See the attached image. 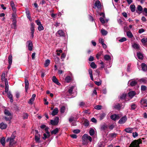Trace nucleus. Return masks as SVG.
<instances>
[{
    "label": "nucleus",
    "mask_w": 147,
    "mask_h": 147,
    "mask_svg": "<svg viewBox=\"0 0 147 147\" xmlns=\"http://www.w3.org/2000/svg\"><path fill=\"white\" fill-rule=\"evenodd\" d=\"M94 82L95 84L98 86H100L101 84L102 81H101L99 82L94 81Z\"/></svg>",
    "instance_id": "e2e57ef3"
},
{
    "label": "nucleus",
    "mask_w": 147,
    "mask_h": 147,
    "mask_svg": "<svg viewBox=\"0 0 147 147\" xmlns=\"http://www.w3.org/2000/svg\"><path fill=\"white\" fill-rule=\"evenodd\" d=\"M143 13L145 16H147V8H144V10L143 11Z\"/></svg>",
    "instance_id": "6e6d98bb"
},
{
    "label": "nucleus",
    "mask_w": 147,
    "mask_h": 147,
    "mask_svg": "<svg viewBox=\"0 0 147 147\" xmlns=\"http://www.w3.org/2000/svg\"><path fill=\"white\" fill-rule=\"evenodd\" d=\"M25 89L26 92H27L29 83L28 80L26 79H25Z\"/></svg>",
    "instance_id": "f8f14e48"
},
{
    "label": "nucleus",
    "mask_w": 147,
    "mask_h": 147,
    "mask_svg": "<svg viewBox=\"0 0 147 147\" xmlns=\"http://www.w3.org/2000/svg\"><path fill=\"white\" fill-rule=\"evenodd\" d=\"M38 29L39 31H41L44 30V28L43 27V26L42 25V24H41L40 25L38 26Z\"/></svg>",
    "instance_id": "3c124183"
},
{
    "label": "nucleus",
    "mask_w": 147,
    "mask_h": 147,
    "mask_svg": "<svg viewBox=\"0 0 147 147\" xmlns=\"http://www.w3.org/2000/svg\"><path fill=\"white\" fill-rule=\"evenodd\" d=\"M130 8L132 12H134L136 10V7L134 5H131L130 6Z\"/></svg>",
    "instance_id": "cd10ccee"
},
{
    "label": "nucleus",
    "mask_w": 147,
    "mask_h": 147,
    "mask_svg": "<svg viewBox=\"0 0 147 147\" xmlns=\"http://www.w3.org/2000/svg\"><path fill=\"white\" fill-rule=\"evenodd\" d=\"M5 74L4 72L2 73L1 76V80L2 81H6V79L5 78Z\"/></svg>",
    "instance_id": "a878e982"
},
{
    "label": "nucleus",
    "mask_w": 147,
    "mask_h": 147,
    "mask_svg": "<svg viewBox=\"0 0 147 147\" xmlns=\"http://www.w3.org/2000/svg\"><path fill=\"white\" fill-rule=\"evenodd\" d=\"M103 144V142H99L98 144L97 147H104Z\"/></svg>",
    "instance_id": "13d9d810"
},
{
    "label": "nucleus",
    "mask_w": 147,
    "mask_h": 147,
    "mask_svg": "<svg viewBox=\"0 0 147 147\" xmlns=\"http://www.w3.org/2000/svg\"><path fill=\"white\" fill-rule=\"evenodd\" d=\"M36 95L35 94H32L31 98L30 99L29 101H28V103L29 104L32 105L33 104V101L34 100Z\"/></svg>",
    "instance_id": "ddd939ff"
},
{
    "label": "nucleus",
    "mask_w": 147,
    "mask_h": 147,
    "mask_svg": "<svg viewBox=\"0 0 147 147\" xmlns=\"http://www.w3.org/2000/svg\"><path fill=\"white\" fill-rule=\"evenodd\" d=\"M40 135H36L35 136V140L36 142H40Z\"/></svg>",
    "instance_id": "393cba45"
},
{
    "label": "nucleus",
    "mask_w": 147,
    "mask_h": 147,
    "mask_svg": "<svg viewBox=\"0 0 147 147\" xmlns=\"http://www.w3.org/2000/svg\"><path fill=\"white\" fill-rule=\"evenodd\" d=\"M101 108L102 106L100 105H97L94 107V108L97 110H100L101 109Z\"/></svg>",
    "instance_id": "052dcab7"
},
{
    "label": "nucleus",
    "mask_w": 147,
    "mask_h": 147,
    "mask_svg": "<svg viewBox=\"0 0 147 147\" xmlns=\"http://www.w3.org/2000/svg\"><path fill=\"white\" fill-rule=\"evenodd\" d=\"M126 38L125 37H122L119 40V41L120 42H122L126 41Z\"/></svg>",
    "instance_id": "680f3d73"
},
{
    "label": "nucleus",
    "mask_w": 147,
    "mask_h": 147,
    "mask_svg": "<svg viewBox=\"0 0 147 147\" xmlns=\"http://www.w3.org/2000/svg\"><path fill=\"white\" fill-rule=\"evenodd\" d=\"M84 125L85 126H88L89 125V121L87 119H85L84 121Z\"/></svg>",
    "instance_id": "a19ab883"
},
{
    "label": "nucleus",
    "mask_w": 147,
    "mask_h": 147,
    "mask_svg": "<svg viewBox=\"0 0 147 147\" xmlns=\"http://www.w3.org/2000/svg\"><path fill=\"white\" fill-rule=\"evenodd\" d=\"M59 130L58 128H56L51 131V133L52 134H56L58 132Z\"/></svg>",
    "instance_id": "a18cd8bd"
},
{
    "label": "nucleus",
    "mask_w": 147,
    "mask_h": 147,
    "mask_svg": "<svg viewBox=\"0 0 147 147\" xmlns=\"http://www.w3.org/2000/svg\"><path fill=\"white\" fill-rule=\"evenodd\" d=\"M0 142L3 146H4L5 144V138L4 137H2L0 140Z\"/></svg>",
    "instance_id": "473e14b6"
},
{
    "label": "nucleus",
    "mask_w": 147,
    "mask_h": 147,
    "mask_svg": "<svg viewBox=\"0 0 147 147\" xmlns=\"http://www.w3.org/2000/svg\"><path fill=\"white\" fill-rule=\"evenodd\" d=\"M82 139L83 144L84 145L88 144L89 141L90 142H91L92 141V138L86 134L83 135Z\"/></svg>",
    "instance_id": "f257e3e1"
},
{
    "label": "nucleus",
    "mask_w": 147,
    "mask_h": 147,
    "mask_svg": "<svg viewBox=\"0 0 147 147\" xmlns=\"http://www.w3.org/2000/svg\"><path fill=\"white\" fill-rule=\"evenodd\" d=\"M128 83H130V85L131 86H134L136 85L137 83V82L136 80H133L131 81L129 80L128 82Z\"/></svg>",
    "instance_id": "f3484780"
},
{
    "label": "nucleus",
    "mask_w": 147,
    "mask_h": 147,
    "mask_svg": "<svg viewBox=\"0 0 147 147\" xmlns=\"http://www.w3.org/2000/svg\"><path fill=\"white\" fill-rule=\"evenodd\" d=\"M124 130L126 132L129 133H131L132 132L133 129L130 128H128L125 129Z\"/></svg>",
    "instance_id": "58836bf2"
},
{
    "label": "nucleus",
    "mask_w": 147,
    "mask_h": 147,
    "mask_svg": "<svg viewBox=\"0 0 147 147\" xmlns=\"http://www.w3.org/2000/svg\"><path fill=\"white\" fill-rule=\"evenodd\" d=\"M7 126V124H4L3 123H1L0 124V128L1 129H5Z\"/></svg>",
    "instance_id": "b1692460"
},
{
    "label": "nucleus",
    "mask_w": 147,
    "mask_h": 147,
    "mask_svg": "<svg viewBox=\"0 0 147 147\" xmlns=\"http://www.w3.org/2000/svg\"><path fill=\"white\" fill-rule=\"evenodd\" d=\"M140 143V141L135 140L131 143L129 147H139V144Z\"/></svg>",
    "instance_id": "f03ea898"
},
{
    "label": "nucleus",
    "mask_w": 147,
    "mask_h": 147,
    "mask_svg": "<svg viewBox=\"0 0 147 147\" xmlns=\"http://www.w3.org/2000/svg\"><path fill=\"white\" fill-rule=\"evenodd\" d=\"M59 118L58 117H55L53 120H51V125H57L59 123Z\"/></svg>",
    "instance_id": "7ed1b4c3"
},
{
    "label": "nucleus",
    "mask_w": 147,
    "mask_h": 147,
    "mask_svg": "<svg viewBox=\"0 0 147 147\" xmlns=\"http://www.w3.org/2000/svg\"><path fill=\"white\" fill-rule=\"evenodd\" d=\"M136 107L137 106L135 104H133L131 106V109L132 110H134Z\"/></svg>",
    "instance_id": "69168bd1"
},
{
    "label": "nucleus",
    "mask_w": 147,
    "mask_h": 147,
    "mask_svg": "<svg viewBox=\"0 0 147 147\" xmlns=\"http://www.w3.org/2000/svg\"><path fill=\"white\" fill-rule=\"evenodd\" d=\"M141 67L142 70L144 72L147 71V65L144 63L141 64Z\"/></svg>",
    "instance_id": "9b49d317"
},
{
    "label": "nucleus",
    "mask_w": 147,
    "mask_h": 147,
    "mask_svg": "<svg viewBox=\"0 0 147 147\" xmlns=\"http://www.w3.org/2000/svg\"><path fill=\"white\" fill-rule=\"evenodd\" d=\"M74 87H75L74 86H72L68 89V93L70 94H73L72 91Z\"/></svg>",
    "instance_id": "c756f323"
},
{
    "label": "nucleus",
    "mask_w": 147,
    "mask_h": 147,
    "mask_svg": "<svg viewBox=\"0 0 147 147\" xmlns=\"http://www.w3.org/2000/svg\"><path fill=\"white\" fill-rule=\"evenodd\" d=\"M89 74H90V78L91 79V80H92V81H93L94 80V79H93V76H92V70L91 69H90L89 70Z\"/></svg>",
    "instance_id": "f704fd0d"
},
{
    "label": "nucleus",
    "mask_w": 147,
    "mask_h": 147,
    "mask_svg": "<svg viewBox=\"0 0 147 147\" xmlns=\"http://www.w3.org/2000/svg\"><path fill=\"white\" fill-rule=\"evenodd\" d=\"M140 82L143 84L147 83V78H144L141 79L140 80Z\"/></svg>",
    "instance_id": "72a5a7b5"
},
{
    "label": "nucleus",
    "mask_w": 147,
    "mask_h": 147,
    "mask_svg": "<svg viewBox=\"0 0 147 147\" xmlns=\"http://www.w3.org/2000/svg\"><path fill=\"white\" fill-rule=\"evenodd\" d=\"M9 141V144L10 146H12L15 143L14 139L10 138H7L6 140L7 142Z\"/></svg>",
    "instance_id": "dca6fc26"
},
{
    "label": "nucleus",
    "mask_w": 147,
    "mask_h": 147,
    "mask_svg": "<svg viewBox=\"0 0 147 147\" xmlns=\"http://www.w3.org/2000/svg\"><path fill=\"white\" fill-rule=\"evenodd\" d=\"M53 82L58 85H60V83L58 81L55 76H53L52 78Z\"/></svg>",
    "instance_id": "4468645a"
},
{
    "label": "nucleus",
    "mask_w": 147,
    "mask_h": 147,
    "mask_svg": "<svg viewBox=\"0 0 147 147\" xmlns=\"http://www.w3.org/2000/svg\"><path fill=\"white\" fill-rule=\"evenodd\" d=\"M127 120V118L126 116H124L120 119L119 121V123L120 124H122L124 123Z\"/></svg>",
    "instance_id": "6e6552de"
},
{
    "label": "nucleus",
    "mask_w": 147,
    "mask_h": 147,
    "mask_svg": "<svg viewBox=\"0 0 147 147\" xmlns=\"http://www.w3.org/2000/svg\"><path fill=\"white\" fill-rule=\"evenodd\" d=\"M136 94V92L134 91H131L128 93V95L131 98H132Z\"/></svg>",
    "instance_id": "2eb2a0df"
},
{
    "label": "nucleus",
    "mask_w": 147,
    "mask_h": 147,
    "mask_svg": "<svg viewBox=\"0 0 147 147\" xmlns=\"http://www.w3.org/2000/svg\"><path fill=\"white\" fill-rule=\"evenodd\" d=\"M26 46L28 48V50L31 51L32 50L33 44L30 40L26 42Z\"/></svg>",
    "instance_id": "423d86ee"
},
{
    "label": "nucleus",
    "mask_w": 147,
    "mask_h": 147,
    "mask_svg": "<svg viewBox=\"0 0 147 147\" xmlns=\"http://www.w3.org/2000/svg\"><path fill=\"white\" fill-rule=\"evenodd\" d=\"M73 132L74 133L78 134L80 132V130L78 129H76L73 130Z\"/></svg>",
    "instance_id": "338daca9"
},
{
    "label": "nucleus",
    "mask_w": 147,
    "mask_h": 147,
    "mask_svg": "<svg viewBox=\"0 0 147 147\" xmlns=\"http://www.w3.org/2000/svg\"><path fill=\"white\" fill-rule=\"evenodd\" d=\"M16 20H13V23L11 25V28L14 29H16L17 28Z\"/></svg>",
    "instance_id": "a211bd4d"
},
{
    "label": "nucleus",
    "mask_w": 147,
    "mask_h": 147,
    "mask_svg": "<svg viewBox=\"0 0 147 147\" xmlns=\"http://www.w3.org/2000/svg\"><path fill=\"white\" fill-rule=\"evenodd\" d=\"M11 6L12 9L14 12H16V9L15 6V4L13 1H11L10 2Z\"/></svg>",
    "instance_id": "c85d7f7f"
},
{
    "label": "nucleus",
    "mask_w": 147,
    "mask_h": 147,
    "mask_svg": "<svg viewBox=\"0 0 147 147\" xmlns=\"http://www.w3.org/2000/svg\"><path fill=\"white\" fill-rule=\"evenodd\" d=\"M50 63V61L49 59H47L45 61V66L46 67H47L49 65Z\"/></svg>",
    "instance_id": "8fccbe9b"
},
{
    "label": "nucleus",
    "mask_w": 147,
    "mask_h": 147,
    "mask_svg": "<svg viewBox=\"0 0 147 147\" xmlns=\"http://www.w3.org/2000/svg\"><path fill=\"white\" fill-rule=\"evenodd\" d=\"M94 6L93 7V8L96 9V7L98 9H101V5L100 2L98 0H96L94 4Z\"/></svg>",
    "instance_id": "39448f33"
},
{
    "label": "nucleus",
    "mask_w": 147,
    "mask_h": 147,
    "mask_svg": "<svg viewBox=\"0 0 147 147\" xmlns=\"http://www.w3.org/2000/svg\"><path fill=\"white\" fill-rule=\"evenodd\" d=\"M100 32L103 35L105 36L107 34V31L103 29H101Z\"/></svg>",
    "instance_id": "c9c22d12"
},
{
    "label": "nucleus",
    "mask_w": 147,
    "mask_h": 147,
    "mask_svg": "<svg viewBox=\"0 0 147 147\" xmlns=\"http://www.w3.org/2000/svg\"><path fill=\"white\" fill-rule=\"evenodd\" d=\"M77 118L75 119L74 117V115H71L70 116L69 119V121L70 123H71L73 121H75V119H76Z\"/></svg>",
    "instance_id": "5701e85b"
},
{
    "label": "nucleus",
    "mask_w": 147,
    "mask_h": 147,
    "mask_svg": "<svg viewBox=\"0 0 147 147\" xmlns=\"http://www.w3.org/2000/svg\"><path fill=\"white\" fill-rule=\"evenodd\" d=\"M12 16V17H13V20H16V18L17 17V15H16V12L13 13Z\"/></svg>",
    "instance_id": "603ef678"
},
{
    "label": "nucleus",
    "mask_w": 147,
    "mask_h": 147,
    "mask_svg": "<svg viewBox=\"0 0 147 147\" xmlns=\"http://www.w3.org/2000/svg\"><path fill=\"white\" fill-rule=\"evenodd\" d=\"M104 40L102 38H100L99 39V42L101 44H103V43H104Z\"/></svg>",
    "instance_id": "774afa93"
},
{
    "label": "nucleus",
    "mask_w": 147,
    "mask_h": 147,
    "mask_svg": "<svg viewBox=\"0 0 147 147\" xmlns=\"http://www.w3.org/2000/svg\"><path fill=\"white\" fill-rule=\"evenodd\" d=\"M146 89V87L144 85H142L141 86V90L142 91H144Z\"/></svg>",
    "instance_id": "bf43d9fd"
},
{
    "label": "nucleus",
    "mask_w": 147,
    "mask_h": 147,
    "mask_svg": "<svg viewBox=\"0 0 147 147\" xmlns=\"http://www.w3.org/2000/svg\"><path fill=\"white\" fill-rule=\"evenodd\" d=\"M90 66L93 69H95L97 67L96 65L94 62H92L91 63Z\"/></svg>",
    "instance_id": "de8ad7c7"
},
{
    "label": "nucleus",
    "mask_w": 147,
    "mask_h": 147,
    "mask_svg": "<svg viewBox=\"0 0 147 147\" xmlns=\"http://www.w3.org/2000/svg\"><path fill=\"white\" fill-rule=\"evenodd\" d=\"M132 47L134 49H138L139 48V45L136 43H134L132 45Z\"/></svg>",
    "instance_id": "ea45409f"
},
{
    "label": "nucleus",
    "mask_w": 147,
    "mask_h": 147,
    "mask_svg": "<svg viewBox=\"0 0 147 147\" xmlns=\"http://www.w3.org/2000/svg\"><path fill=\"white\" fill-rule=\"evenodd\" d=\"M120 117L119 115L116 114L112 115L111 117V119L113 121H116L120 118Z\"/></svg>",
    "instance_id": "0eeeda50"
},
{
    "label": "nucleus",
    "mask_w": 147,
    "mask_h": 147,
    "mask_svg": "<svg viewBox=\"0 0 147 147\" xmlns=\"http://www.w3.org/2000/svg\"><path fill=\"white\" fill-rule=\"evenodd\" d=\"M12 116H5L4 117V119L6 121H9V123H11V120L12 119Z\"/></svg>",
    "instance_id": "4be33fe9"
},
{
    "label": "nucleus",
    "mask_w": 147,
    "mask_h": 147,
    "mask_svg": "<svg viewBox=\"0 0 147 147\" xmlns=\"http://www.w3.org/2000/svg\"><path fill=\"white\" fill-rule=\"evenodd\" d=\"M116 134L115 133H112L110 134V138L111 140H112L114 138H115Z\"/></svg>",
    "instance_id": "37998d69"
},
{
    "label": "nucleus",
    "mask_w": 147,
    "mask_h": 147,
    "mask_svg": "<svg viewBox=\"0 0 147 147\" xmlns=\"http://www.w3.org/2000/svg\"><path fill=\"white\" fill-rule=\"evenodd\" d=\"M34 26L35 25L34 23H32L31 24V27L30 30L31 32H34Z\"/></svg>",
    "instance_id": "7c9ffc66"
},
{
    "label": "nucleus",
    "mask_w": 147,
    "mask_h": 147,
    "mask_svg": "<svg viewBox=\"0 0 147 147\" xmlns=\"http://www.w3.org/2000/svg\"><path fill=\"white\" fill-rule=\"evenodd\" d=\"M137 56L138 58L141 60L143 59L144 57L143 54L140 52L137 53Z\"/></svg>",
    "instance_id": "412c9836"
},
{
    "label": "nucleus",
    "mask_w": 147,
    "mask_h": 147,
    "mask_svg": "<svg viewBox=\"0 0 147 147\" xmlns=\"http://www.w3.org/2000/svg\"><path fill=\"white\" fill-rule=\"evenodd\" d=\"M58 112V110L57 108H55L52 112L51 115L53 116L56 115Z\"/></svg>",
    "instance_id": "aec40b11"
},
{
    "label": "nucleus",
    "mask_w": 147,
    "mask_h": 147,
    "mask_svg": "<svg viewBox=\"0 0 147 147\" xmlns=\"http://www.w3.org/2000/svg\"><path fill=\"white\" fill-rule=\"evenodd\" d=\"M141 106L143 108L147 107V100L146 99H142L140 101Z\"/></svg>",
    "instance_id": "20e7f679"
},
{
    "label": "nucleus",
    "mask_w": 147,
    "mask_h": 147,
    "mask_svg": "<svg viewBox=\"0 0 147 147\" xmlns=\"http://www.w3.org/2000/svg\"><path fill=\"white\" fill-rule=\"evenodd\" d=\"M142 10L143 8L140 5H138L137 8L136 12L140 14L142 12Z\"/></svg>",
    "instance_id": "9d476101"
},
{
    "label": "nucleus",
    "mask_w": 147,
    "mask_h": 147,
    "mask_svg": "<svg viewBox=\"0 0 147 147\" xmlns=\"http://www.w3.org/2000/svg\"><path fill=\"white\" fill-rule=\"evenodd\" d=\"M111 58L108 55H105L104 56V58L106 60H109Z\"/></svg>",
    "instance_id": "864d4df0"
},
{
    "label": "nucleus",
    "mask_w": 147,
    "mask_h": 147,
    "mask_svg": "<svg viewBox=\"0 0 147 147\" xmlns=\"http://www.w3.org/2000/svg\"><path fill=\"white\" fill-rule=\"evenodd\" d=\"M94 133V131L93 128H91L89 131V133L91 136H93Z\"/></svg>",
    "instance_id": "c03bdc74"
},
{
    "label": "nucleus",
    "mask_w": 147,
    "mask_h": 147,
    "mask_svg": "<svg viewBox=\"0 0 147 147\" xmlns=\"http://www.w3.org/2000/svg\"><path fill=\"white\" fill-rule=\"evenodd\" d=\"M8 97L10 99V101L11 102H13V100L12 98V95L11 94V92H7V93Z\"/></svg>",
    "instance_id": "bb28decb"
},
{
    "label": "nucleus",
    "mask_w": 147,
    "mask_h": 147,
    "mask_svg": "<svg viewBox=\"0 0 147 147\" xmlns=\"http://www.w3.org/2000/svg\"><path fill=\"white\" fill-rule=\"evenodd\" d=\"M57 34L61 36H65V33L62 30H59L57 32Z\"/></svg>",
    "instance_id": "6ab92c4d"
},
{
    "label": "nucleus",
    "mask_w": 147,
    "mask_h": 147,
    "mask_svg": "<svg viewBox=\"0 0 147 147\" xmlns=\"http://www.w3.org/2000/svg\"><path fill=\"white\" fill-rule=\"evenodd\" d=\"M106 114L105 113H103L101 114L100 116V120H102L105 116Z\"/></svg>",
    "instance_id": "09e8293b"
},
{
    "label": "nucleus",
    "mask_w": 147,
    "mask_h": 147,
    "mask_svg": "<svg viewBox=\"0 0 147 147\" xmlns=\"http://www.w3.org/2000/svg\"><path fill=\"white\" fill-rule=\"evenodd\" d=\"M44 137H42L43 139L45 140L46 139L49 138L50 136V134L47 135V134H43Z\"/></svg>",
    "instance_id": "4d7b16f0"
},
{
    "label": "nucleus",
    "mask_w": 147,
    "mask_h": 147,
    "mask_svg": "<svg viewBox=\"0 0 147 147\" xmlns=\"http://www.w3.org/2000/svg\"><path fill=\"white\" fill-rule=\"evenodd\" d=\"M113 107L116 109H119L121 108V106L119 104L117 103L113 106Z\"/></svg>",
    "instance_id": "4c0bfd02"
},
{
    "label": "nucleus",
    "mask_w": 147,
    "mask_h": 147,
    "mask_svg": "<svg viewBox=\"0 0 147 147\" xmlns=\"http://www.w3.org/2000/svg\"><path fill=\"white\" fill-rule=\"evenodd\" d=\"M127 35L128 37L130 38H132L133 36L132 33L130 31H127Z\"/></svg>",
    "instance_id": "e433bc0d"
},
{
    "label": "nucleus",
    "mask_w": 147,
    "mask_h": 147,
    "mask_svg": "<svg viewBox=\"0 0 147 147\" xmlns=\"http://www.w3.org/2000/svg\"><path fill=\"white\" fill-rule=\"evenodd\" d=\"M4 112L6 116H13L12 113L7 109H5Z\"/></svg>",
    "instance_id": "1a4fd4ad"
},
{
    "label": "nucleus",
    "mask_w": 147,
    "mask_h": 147,
    "mask_svg": "<svg viewBox=\"0 0 147 147\" xmlns=\"http://www.w3.org/2000/svg\"><path fill=\"white\" fill-rule=\"evenodd\" d=\"M12 61V57L11 54H10L8 57V62L9 64L11 65Z\"/></svg>",
    "instance_id": "2f4dec72"
},
{
    "label": "nucleus",
    "mask_w": 147,
    "mask_h": 147,
    "mask_svg": "<svg viewBox=\"0 0 147 147\" xmlns=\"http://www.w3.org/2000/svg\"><path fill=\"white\" fill-rule=\"evenodd\" d=\"M65 107L63 106L60 109V112L61 113H63L65 111Z\"/></svg>",
    "instance_id": "5fc2aeb1"
},
{
    "label": "nucleus",
    "mask_w": 147,
    "mask_h": 147,
    "mask_svg": "<svg viewBox=\"0 0 147 147\" xmlns=\"http://www.w3.org/2000/svg\"><path fill=\"white\" fill-rule=\"evenodd\" d=\"M71 78L70 76H67L65 78V81L67 82H69L71 80Z\"/></svg>",
    "instance_id": "49530a36"
},
{
    "label": "nucleus",
    "mask_w": 147,
    "mask_h": 147,
    "mask_svg": "<svg viewBox=\"0 0 147 147\" xmlns=\"http://www.w3.org/2000/svg\"><path fill=\"white\" fill-rule=\"evenodd\" d=\"M107 128V126L106 125H102L101 127V130L104 131H106Z\"/></svg>",
    "instance_id": "79ce46f5"
},
{
    "label": "nucleus",
    "mask_w": 147,
    "mask_h": 147,
    "mask_svg": "<svg viewBox=\"0 0 147 147\" xmlns=\"http://www.w3.org/2000/svg\"><path fill=\"white\" fill-rule=\"evenodd\" d=\"M141 41L143 43H145L147 42V38H144L141 39Z\"/></svg>",
    "instance_id": "0e129e2a"
}]
</instances>
